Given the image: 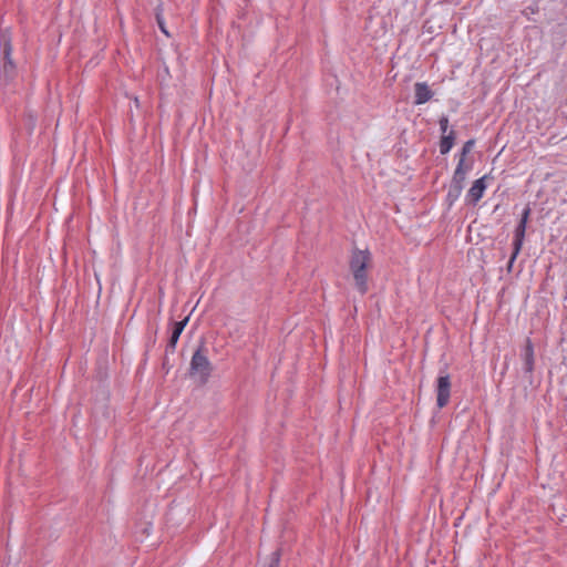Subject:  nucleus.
Returning <instances> with one entry per match:
<instances>
[{"label":"nucleus","mask_w":567,"mask_h":567,"mask_svg":"<svg viewBox=\"0 0 567 567\" xmlns=\"http://www.w3.org/2000/svg\"><path fill=\"white\" fill-rule=\"evenodd\" d=\"M156 20H157L158 27L162 30V32L165 33L166 35H168V32L166 31L165 23H164V20L162 18L161 13L156 14Z\"/></svg>","instance_id":"14"},{"label":"nucleus","mask_w":567,"mask_h":567,"mask_svg":"<svg viewBox=\"0 0 567 567\" xmlns=\"http://www.w3.org/2000/svg\"><path fill=\"white\" fill-rule=\"evenodd\" d=\"M455 141V132L451 130L447 134H442L440 141V152L441 154H447L452 147L454 146Z\"/></svg>","instance_id":"10"},{"label":"nucleus","mask_w":567,"mask_h":567,"mask_svg":"<svg viewBox=\"0 0 567 567\" xmlns=\"http://www.w3.org/2000/svg\"><path fill=\"white\" fill-rule=\"evenodd\" d=\"M414 92H415L414 103L417 105L426 103L427 101H430L432 99V95H433L429 85L424 82L415 83Z\"/></svg>","instance_id":"8"},{"label":"nucleus","mask_w":567,"mask_h":567,"mask_svg":"<svg viewBox=\"0 0 567 567\" xmlns=\"http://www.w3.org/2000/svg\"><path fill=\"white\" fill-rule=\"evenodd\" d=\"M12 44L9 31H3L0 34V62L1 72L6 78H11L14 74L16 65L12 61Z\"/></svg>","instance_id":"2"},{"label":"nucleus","mask_w":567,"mask_h":567,"mask_svg":"<svg viewBox=\"0 0 567 567\" xmlns=\"http://www.w3.org/2000/svg\"><path fill=\"white\" fill-rule=\"evenodd\" d=\"M529 215H530V208L529 207H526L522 214V218L515 229V238H514V250H513V254L509 258V261H508V269L512 268L515 259L517 258L520 249H522V246H523V241H524V237H525V233H526V225H527V221H528V218H529Z\"/></svg>","instance_id":"4"},{"label":"nucleus","mask_w":567,"mask_h":567,"mask_svg":"<svg viewBox=\"0 0 567 567\" xmlns=\"http://www.w3.org/2000/svg\"><path fill=\"white\" fill-rule=\"evenodd\" d=\"M472 165L467 164L465 158L460 157L456 168L454 171L453 175V183L456 185L457 190L460 192L462 189V185L466 178V174L471 171Z\"/></svg>","instance_id":"7"},{"label":"nucleus","mask_w":567,"mask_h":567,"mask_svg":"<svg viewBox=\"0 0 567 567\" xmlns=\"http://www.w3.org/2000/svg\"><path fill=\"white\" fill-rule=\"evenodd\" d=\"M187 322H188V318H185L182 321L175 322L172 336L168 341V346L172 349H175L177 341L179 339V336L182 334L183 330L185 329Z\"/></svg>","instance_id":"11"},{"label":"nucleus","mask_w":567,"mask_h":567,"mask_svg":"<svg viewBox=\"0 0 567 567\" xmlns=\"http://www.w3.org/2000/svg\"><path fill=\"white\" fill-rule=\"evenodd\" d=\"M212 363L204 353V347L198 348L190 360V373L197 375L202 382H206L212 373Z\"/></svg>","instance_id":"3"},{"label":"nucleus","mask_w":567,"mask_h":567,"mask_svg":"<svg viewBox=\"0 0 567 567\" xmlns=\"http://www.w3.org/2000/svg\"><path fill=\"white\" fill-rule=\"evenodd\" d=\"M440 130L442 134H447L449 131V118L447 116H442L439 121Z\"/></svg>","instance_id":"13"},{"label":"nucleus","mask_w":567,"mask_h":567,"mask_svg":"<svg viewBox=\"0 0 567 567\" xmlns=\"http://www.w3.org/2000/svg\"><path fill=\"white\" fill-rule=\"evenodd\" d=\"M278 557L276 556L275 559H274V563L277 565L278 564Z\"/></svg>","instance_id":"15"},{"label":"nucleus","mask_w":567,"mask_h":567,"mask_svg":"<svg viewBox=\"0 0 567 567\" xmlns=\"http://www.w3.org/2000/svg\"><path fill=\"white\" fill-rule=\"evenodd\" d=\"M525 371L532 373L534 370V346L530 339L526 340L524 348Z\"/></svg>","instance_id":"9"},{"label":"nucleus","mask_w":567,"mask_h":567,"mask_svg":"<svg viewBox=\"0 0 567 567\" xmlns=\"http://www.w3.org/2000/svg\"><path fill=\"white\" fill-rule=\"evenodd\" d=\"M474 143H475L474 140H468L467 142H465L463 147H462L461 156L460 157L466 158V155L472 151V147L474 146Z\"/></svg>","instance_id":"12"},{"label":"nucleus","mask_w":567,"mask_h":567,"mask_svg":"<svg viewBox=\"0 0 567 567\" xmlns=\"http://www.w3.org/2000/svg\"><path fill=\"white\" fill-rule=\"evenodd\" d=\"M451 378L449 374L439 375L436 380V404L440 409L447 405L451 396Z\"/></svg>","instance_id":"5"},{"label":"nucleus","mask_w":567,"mask_h":567,"mask_svg":"<svg viewBox=\"0 0 567 567\" xmlns=\"http://www.w3.org/2000/svg\"><path fill=\"white\" fill-rule=\"evenodd\" d=\"M373 267V257L369 249L354 248L349 259V270L355 289L365 295L369 290V274Z\"/></svg>","instance_id":"1"},{"label":"nucleus","mask_w":567,"mask_h":567,"mask_svg":"<svg viewBox=\"0 0 567 567\" xmlns=\"http://www.w3.org/2000/svg\"><path fill=\"white\" fill-rule=\"evenodd\" d=\"M488 178V175H484L483 177L476 179L471 188L467 192L466 198L470 203L476 204L480 202V199L483 197L485 190H486V179Z\"/></svg>","instance_id":"6"}]
</instances>
